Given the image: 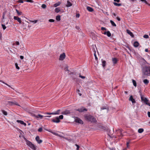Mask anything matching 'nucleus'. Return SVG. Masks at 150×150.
<instances>
[{"instance_id": "nucleus-1", "label": "nucleus", "mask_w": 150, "mask_h": 150, "mask_svg": "<svg viewBox=\"0 0 150 150\" xmlns=\"http://www.w3.org/2000/svg\"><path fill=\"white\" fill-rule=\"evenodd\" d=\"M143 74L147 76H150V67L145 66L142 69Z\"/></svg>"}, {"instance_id": "nucleus-2", "label": "nucleus", "mask_w": 150, "mask_h": 150, "mask_svg": "<svg viewBox=\"0 0 150 150\" xmlns=\"http://www.w3.org/2000/svg\"><path fill=\"white\" fill-rule=\"evenodd\" d=\"M86 120L91 122H96V119L93 116L90 115H86L84 116Z\"/></svg>"}, {"instance_id": "nucleus-3", "label": "nucleus", "mask_w": 150, "mask_h": 150, "mask_svg": "<svg viewBox=\"0 0 150 150\" xmlns=\"http://www.w3.org/2000/svg\"><path fill=\"white\" fill-rule=\"evenodd\" d=\"M140 95L142 100L146 104L150 106V103L149 102V100L146 98L144 97L141 94Z\"/></svg>"}, {"instance_id": "nucleus-4", "label": "nucleus", "mask_w": 150, "mask_h": 150, "mask_svg": "<svg viewBox=\"0 0 150 150\" xmlns=\"http://www.w3.org/2000/svg\"><path fill=\"white\" fill-rule=\"evenodd\" d=\"M74 119V121L76 122L81 124H83V121L79 118L78 117H75Z\"/></svg>"}, {"instance_id": "nucleus-5", "label": "nucleus", "mask_w": 150, "mask_h": 150, "mask_svg": "<svg viewBox=\"0 0 150 150\" xmlns=\"http://www.w3.org/2000/svg\"><path fill=\"white\" fill-rule=\"evenodd\" d=\"M8 104L10 105H16L17 106H20V105L16 102H11V101H8Z\"/></svg>"}, {"instance_id": "nucleus-6", "label": "nucleus", "mask_w": 150, "mask_h": 150, "mask_svg": "<svg viewBox=\"0 0 150 150\" xmlns=\"http://www.w3.org/2000/svg\"><path fill=\"white\" fill-rule=\"evenodd\" d=\"M60 111V110H58L57 111L55 112H52V113H46L45 114L47 115H57L59 114V112Z\"/></svg>"}, {"instance_id": "nucleus-7", "label": "nucleus", "mask_w": 150, "mask_h": 150, "mask_svg": "<svg viewBox=\"0 0 150 150\" xmlns=\"http://www.w3.org/2000/svg\"><path fill=\"white\" fill-rule=\"evenodd\" d=\"M76 110L79 111L80 112H83L84 111H87V109L84 108L83 107H82L80 108H79Z\"/></svg>"}, {"instance_id": "nucleus-8", "label": "nucleus", "mask_w": 150, "mask_h": 150, "mask_svg": "<svg viewBox=\"0 0 150 150\" xmlns=\"http://www.w3.org/2000/svg\"><path fill=\"white\" fill-rule=\"evenodd\" d=\"M65 53H63L60 55L59 58V60H63L65 57Z\"/></svg>"}, {"instance_id": "nucleus-9", "label": "nucleus", "mask_w": 150, "mask_h": 150, "mask_svg": "<svg viewBox=\"0 0 150 150\" xmlns=\"http://www.w3.org/2000/svg\"><path fill=\"white\" fill-rule=\"evenodd\" d=\"M13 18L15 20H17L20 23H21V18L18 16H14Z\"/></svg>"}, {"instance_id": "nucleus-10", "label": "nucleus", "mask_w": 150, "mask_h": 150, "mask_svg": "<svg viewBox=\"0 0 150 150\" xmlns=\"http://www.w3.org/2000/svg\"><path fill=\"white\" fill-rule=\"evenodd\" d=\"M33 116H34L36 118H40V119H42V118L44 117L43 116L41 115L40 114H38V115H34Z\"/></svg>"}, {"instance_id": "nucleus-11", "label": "nucleus", "mask_w": 150, "mask_h": 150, "mask_svg": "<svg viewBox=\"0 0 150 150\" xmlns=\"http://www.w3.org/2000/svg\"><path fill=\"white\" fill-rule=\"evenodd\" d=\"M70 113V110H66L65 111H63L61 113L62 114L64 115H67Z\"/></svg>"}, {"instance_id": "nucleus-12", "label": "nucleus", "mask_w": 150, "mask_h": 150, "mask_svg": "<svg viewBox=\"0 0 150 150\" xmlns=\"http://www.w3.org/2000/svg\"><path fill=\"white\" fill-rule=\"evenodd\" d=\"M56 120L53 119L52 120V121L54 122L55 123H59L60 122V120L58 117H57L56 118Z\"/></svg>"}, {"instance_id": "nucleus-13", "label": "nucleus", "mask_w": 150, "mask_h": 150, "mask_svg": "<svg viewBox=\"0 0 150 150\" xmlns=\"http://www.w3.org/2000/svg\"><path fill=\"white\" fill-rule=\"evenodd\" d=\"M35 139L38 144H40L42 142V141L40 139L39 137L38 136H37L36 137Z\"/></svg>"}, {"instance_id": "nucleus-14", "label": "nucleus", "mask_w": 150, "mask_h": 150, "mask_svg": "<svg viewBox=\"0 0 150 150\" xmlns=\"http://www.w3.org/2000/svg\"><path fill=\"white\" fill-rule=\"evenodd\" d=\"M127 32L128 34L130 35L132 37V38L134 37V35L131 32L130 30H127Z\"/></svg>"}, {"instance_id": "nucleus-15", "label": "nucleus", "mask_w": 150, "mask_h": 150, "mask_svg": "<svg viewBox=\"0 0 150 150\" xmlns=\"http://www.w3.org/2000/svg\"><path fill=\"white\" fill-rule=\"evenodd\" d=\"M16 122L18 123H20L21 124V125H24L25 126L26 125V123H25L23 121L20 120H17L16 121Z\"/></svg>"}, {"instance_id": "nucleus-16", "label": "nucleus", "mask_w": 150, "mask_h": 150, "mask_svg": "<svg viewBox=\"0 0 150 150\" xmlns=\"http://www.w3.org/2000/svg\"><path fill=\"white\" fill-rule=\"evenodd\" d=\"M129 100L130 101H131L133 103H135V101L134 99L133 98L132 96H130L129 98Z\"/></svg>"}, {"instance_id": "nucleus-17", "label": "nucleus", "mask_w": 150, "mask_h": 150, "mask_svg": "<svg viewBox=\"0 0 150 150\" xmlns=\"http://www.w3.org/2000/svg\"><path fill=\"white\" fill-rule=\"evenodd\" d=\"M29 146L30 148H31V149H33V150H36V148L35 147V145L33 144L32 143H31V144L30 145V146Z\"/></svg>"}, {"instance_id": "nucleus-18", "label": "nucleus", "mask_w": 150, "mask_h": 150, "mask_svg": "<svg viewBox=\"0 0 150 150\" xmlns=\"http://www.w3.org/2000/svg\"><path fill=\"white\" fill-rule=\"evenodd\" d=\"M72 5V4L71 3L69 0L67 1V4L66 5V6L69 7Z\"/></svg>"}, {"instance_id": "nucleus-19", "label": "nucleus", "mask_w": 150, "mask_h": 150, "mask_svg": "<svg viewBox=\"0 0 150 150\" xmlns=\"http://www.w3.org/2000/svg\"><path fill=\"white\" fill-rule=\"evenodd\" d=\"M139 45V42L137 41H135L134 43V47H138Z\"/></svg>"}, {"instance_id": "nucleus-20", "label": "nucleus", "mask_w": 150, "mask_h": 150, "mask_svg": "<svg viewBox=\"0 0 150 150\" xmlns=\"http://www.w3.org/2000/svg\"><path fill=\"white\" fill-rule=\"evenodd\" d=\"M87 9L88 11L90 12H92L93 11V9L92 8L88 6L87 7Z\"/></svg>"}, {"instance_id": "nucleus-21", "label": "nucleus", "mask_w": 150, "mask_h": 150, "mask_svg": "<svg viewBox=\"0 0 150 150\" xmlns=\"http://www.w3.org/2000/svg\"><path fill=\"white\" fill-rule=\"evenodd\" d=\"M61 2L60 1L58 2L54 5V6L55 7H57V6H59L61 4Z\"/></svg>"}, {"instance_id": "nucleus-22", "label": "nucleus", "mask_w": 150, "mask_h": 150, "mask_svg": "<svg viewBox=\"0 0 150 150\" xmlns=\"http://www.w3.org/2000/svg\"><path fill=\"white\" fill-rule=\"evenodd\" d=\"M3 114L5 116L7 115H8L7 112L4 110L1 109V110Z\"/></svg>"}, {"instance_id": "nucleus-23", "label": "nucleus", "mask_w": 150, "mask_h": 150, "mask_svg": "<svg viewBox=\"0 0 150 150\" xmlns=\"http://www.w3.org/2000/svg\"><path fill=\"white\" fill-rule=\"evenodd\" d=\"M16 11L18 15L20 16L21 15H22L23 14L22 12H21V11H19L17 9H16Z\"/></svg>"}, {"instance_id": "nucleus-24", "label": "nucleus", "mask_w": 150, "mask_h": 150, "mask_svg": "<svg viewBox=\"0 0 150 150\" xmlns=\"http://www.w3.org/2000/svg\"><path fill=\"white\" fill-rule=\"evenodd\" d=\"M112 61L114 64H115L117 62V59L115 58H113L112 59Z\"/></svg>"}, {"instance_id": "nucleus-25", "label": "nucleus", "mask_w": 150, "mask_h": 150, "mask_svg": "<svg viewBox=\"0 0 150 150\" xmlns=\"http://www.w3.org/2000/svg\"><path fill=\"white\" fill-rule=\"evenodd\" d=\"M49 132L52 133V134H54V135H57V136H58L59 137H61V136L58 134L57 133H55V132H52V131H48Z\"/></svg>"}, {"instance_id": "nucleus-26", "label": "nucleus", "mask_w": 150, "mask_h": 150, "mask_svg": "<svg viewBox=\"0 0 150 150\" xmlns=\"http://www.w3.org/2000/svg\"><path fill=\"white\" fill-rule=\"evenodd\" d=\"M113 4L114 5L118 6H119L122 5V4L121 3H117L115 2L113 3Z\"/></svg>"}, {"instance_id": "nucleus-27", "label": "nucleus", "mask_w": 150, "mask_h": 150, "mask_svg": "<svg viewBox=\"0 0 150 150\" xmlns=\"http://www.w3.org/2000/svg\"><path fill=\"white\" fill-rule=\"evenodd\" d=\"M60 11V9L59 8H57L55 9V12L58 13Z\"/></svg>"}, {"instance_id": "nucleus-28", "label": "nucleus", "mask_w": 150, "mask_h": 150, "mask_svg": "<svg viewBox=\"0 0 150 150\" xmlns=\"http://www.w3.org/2000/svg\"><path fill=\"white\" fill-rule=\"evenodd\" d=\"M143 82L146 85L149 83V81L147 79H145L143 80Z\"/></svg>"}, {"instance_id": "nucleus-29", "label": "nucleus", "mask_w": 150, "mask_h": 150, "mask_svg": "<svg viewBox=\"0 0 150 150\" xmlns=\"http://www.w3.org/2000/svg\"><path fill=\"white\" fill-rule=\"evenodd\" d=\"M144 131V130L143 128H140L138 130V132L140 133H142Z\"/></svg>"}, {"instance_id": "nucleus-30", "label": "nucleus", "mask_w": 150, "mask_h": 150, "mask_svg": "<svg viewBox=\"0 0 150 150\" xmlns=\"http://www.w3.org/2000/svg\"><path fill=\"white\" fill-rule=\"evenodd\" d=\"M60 15L57 16L56 17V20L57 21H60Z\"/></svg>"}, {"instance_id": "nucleus-31", "label": "nucleus", "mask_w": 150, "mask_h": 150, "mask_svg": "<svg viewBox=\"0 0 150 150\" xmlns=\"http://www.w3.org/2000/svg\"><path fill=\"white\" fill-rule=\"evenodd\" d=\"M110 22L111 23L112 25L113 26H116V25L115 23L112 20L110 21Z\"/></svg>"}, {"instance_id": "nucleus-32", "label": "nucleus", "mask_w": 150, "mask_h": 150, "mask_svg": "<svg viewBox=\"0 0 150 150\" xmlns=\"http://www.w3.org/2000/svg\"><path fill=\"white\" fill-rule=\"evenodd\" d=\"M106 35L108 37H110L111 36V34L110 31H108L106 32Z\"/></svg>"}, {"instance_id": "nucleus-33", "label": "nucleus", "mask_w": 150, "mask_h": 150, "mask_svg": "<svg viewBox=\"0 0 150 150\" xmlns=\"http://www.w3.org/2000/svg\"><path fill=\"white\" fill-rule=\"evenodd\" d=\"M61 137L63 138H64L65 139L67 140V141H69V142H70L72 141V140L71 139H67V138H66V137H64L63 136H61Z\"/></svg>"}, {"instance_id": "nucleus-34", "label": "nucleus", "mask_w": 150, "mask_h": 150, "mask_svg": "<svg viewBox=\"0 0 150 150\" xmlns=\"http://www.w3.org/2000/svg\"><path fill=\"white\" fill-rule=\"evenodd\" d=\"M26 144L28 145L29 146H30V145L31 144L32 142H30V141L28 140H26Z\"/></svg>"}, {"instance_id": "nucleus-35", "label": "nucleus", "mask_w": 150, "mask_h": 150, "mask_svg": "<svg viewBox=\"0 0 150 150\" xmlns=\"http://www.w3.org/2000/svg\"><path fill=\"white\" fill-rule=\"evenodd\" d=\"M132 81L134 86L135 87H136L137 86V83L136 81L134 80L133 79H132Z\"/></svg>"}, {"instance_id": "nucleus-36", "label": "nucleus", "mask_w": 150, "mask_h": 150, "mask_svg": "<svg viewBox=\"0 0 150 150\" xmlns=\"http://www.w3.org/2000/svg\"><path fill=\"white\" fill-rule=\"evenodd\" d=\"M106 65V61H102V66L103 67H104Z\"/></svg>"}, {"instance_id": "nucleus-37", "label": "nucleus", "mask_w": 150, "mask_h": 150, "mask_svg": "<svg viewBox=\"0 0 150 150\" xmlns=\"http://www.w3.org/2000/svg\"><path fill=\"white\" fill-rule=\"evenodd\" d=\"M104 109H107V111L108 110V107H103V108H101V110H103Z\"/></svg>"}, {"instance_id": "nucleus-38", "label": "nucleus", "mask_w": 150, "mask_h": 150, "mask_svg": "<svg viewBox=\"0 0 150 150\" xmlns=\"http://www.w3.org/2000/svg\"><path fill=\"white\" fill-rule=\"evenodd\" d=\"M15 65L16 69L18 70L20 69L19 67L18 66V64L17 63H16L15 64Z\"/></svg>"}, {"instance_id": "nucleus-39", "label": "nucleus", "mask_w": 150, "mask_h": 150, "mask_svg": "<svg viewBox=\"0 0 150 150\" xmlns=\"http://www.w3.org/2000/svg\"><path fill=\"white\" fill-rule=\"evenodd\" d=\"M41 7L44 9L46 7V6L45 4H42V5Z\"/></svg>"}, {"instance_id": "nucleus-40", "label": "nucleus", "mask_w": 150, "mask_h": 150, "mask_svg": "<svg viewBox=\"0 0 150 150\" xmlns=\"http://www.w3.org/2000/svg\"><path fill=\"white\" fill-rule=\"evenodd\" d=\"M0 82H2V83H3L5 84H6V85L7 86H9V87H10V85H8V84H7V83H5L4 82L2 81L1 80H0Z\"/></svg>"}, {"instance_id": "nucleus-41", "label": "nucleus", "mask_w": 150, "mask_h": 150, "mask_svg": "<svg viewBox=\"0 0 150 150\" xmlns=\"http://www.w3.org/2000/svg\"><path fill=\"white\" fill-rule=\"evenodd\" d=\"M143 37L144 38L147 39V38H149V36L147 35H144L143 36Z\"/></svg>"}, {"instance_id": "nucleus-42", "label": "nucleus", "mask_w": 150, "mask_h": 150, "mask_svg": "<svg viewBox=\"0 0 150 150\" xmlns=\"http://www.w3.org/2000/svg\"><path fill=\"white\" fill-rule=\"evenodd\" d=\"M1 25H2V26L3 28V30H4L6 29V27L5 26V25L2 24Z\"/></svg>"}, {"instance_id": "nucleus-43", "label": "nucleus", "mask_w": 150, "mask_h": 150, "mask_svg": "<svg viewBox=\"0 0 150 150\" xmlns=\"http://www.w3.org/2000/svg\"><path fill=\"white\" fill-rule=\"evenodd\" d=\"M58 117L59 119H62L63 118V116L62 115H60Z\"/></svg>"}, {"instance_id": "nucleus-44", "label": "nucleus", "mask_w": 150, "mask_h": 150, "mask_svg": "<svg viewBox=\"0 0 150 150\" xmlns=\"http://www.w3.org/2000/svg\"><path fill=\"white\" fill-rule=\"evenodd\" d=\"M19 42L18 41H16L15 43L13 44V45H19Z\"/></svg>"}, {"instance_id": "nucleus-45", "label": "nucleus", "mask_w": 150, "mask_h": 150, "mask_svg": "<svg viewBox=\"0 0 150 150\" xmlns=\"http://www.w3.org/2000/svg\"><path fill=\"white\" fill-rule=\"evenodd\" d=\"M25 1L27 2H29L30 3L33 2V1L32 0H25Z\"/></svg>"}, {"instance_id": "nucleus-46", "label": "nucleus", "mask_w": 150, "mask_h": 150, "mask_svg": "<svg viewBox=\"0 0 150 150\" xmlns=\"http://www.w3.org/2000/svg\"><path fill=\"white\" fill-rule=\"evenodd\" d=\"M42 127H40L38 129V131L39 132H41L42 131Z\"/></svg>"}, {"instance_id": "nucleus-47", "label": "nucleus", "mask_w": 150, "mask_h": 150, "mask_svg": "<svg viewBox=\"0 0 150 150\" xmlns=\"http://www.w3.org/2000/svg\"><path fill=\"white\" fill-rule=\"evenodd\" d=\"M129 142H127V144H126L127 147L126 148H127V149L129 148Z\"/></svg>"}, {"instance_id": "nucleus-48", "label": "nucleus", "mask_w": 150, "mask_h": 150, "mask_svg": "<svg viewBox=\"0 0 150 150\" xmlns=\"http://www.w3.org/2000/svg\"><path fill=\"white\" fill-rule=\"evenodd\" d=\"M29 21L30 22H33L34 23H36L37 22V21H38V20H35V21H30V20H29Z\"/></svg>"}, {"instance_id": "nucleus-49", "label": "nucleus", "mask_w": 150, "mask_h": 150, "mask_svg": "<svg viewBox=\"0 0 150 150\" xmlns=\"http://www.w3.org/2000/svg\"><path fill=\"white\" fill-rule=\"evenodd\" d=\"M79 77L80 78H81L82 79H84L85 78V77L84 76H82L80 74L79 75Z\"/></svg>"}, {"instance_id": "nucleus-50", "label": "nucleus", "mask_w": 150, "mask_h": 150, "mask_svg": "<svg viewBox=\"0 0 150 150\" xmlns=\"http://www.w3.org/2000/svg\"><path fill=\"white\" fill-rule=\"evenodd\" d=\"M49 21L50 22H54V20L53 19H50L49 20Z\"/></svg>"}, {"instance_id": "nucleus-51", "label": "nucleus", "mask_w": 150, "mask_h": 150, "mask_svg": "<svg viewBox=\"0 0 150 150\" xmlns=\"http://www.w3.org/2000/svg\"><path fill=\"white\" fill-rule=\"evenodd\" d=\"M77 92H78V93L79 94L80 96H81V94L79 93V92H80V90L79 89L77 90Z\"/></svg>"}, {"instance_id": "nucleus-52", "label": "nucleus", "mask_w": 150, "mask_h": 150, "mask_svg": "<svg viewBox=\"0 0 150 150\" xmlns=\"http://www.w3.org/2000/svg\"><path fill=\"white\" fill-rule=\"evenodd\" d=\"M94 55L95 56V59H96V60H97L98 59V58L96 56V52L95 51V53L94 54Z\"/></svg>"}, {"instance_id": "nucleus-53", "label": "nucleus", "mask_w": 150, "mask_h": 150, "mask_svg": "<svg viewBox=\"0 0 150 150\" xmlns=\"http://www.w3.org/2000/svg\"><path fill=\"white\" fill-rule=\"evenodd\" d=\"M142 2H144L146 4H147V1L146 0H140Z\"/></svg>"}, {"instance_id": "nucleus-54", "label": "nucleus", "mask_w": 150, "mask_h": 150, "mask_svg": "<svg viewBox=\"0 0 150 150\" xmlns=\"http://www.w3.org/2000/svg\"><path fill=\"white\" fill-rule=\"evenodd\" d=\"M101 30H106V29L104 28V27H102L101 28Z\"/></svg>"}, {"instance_id": "nucleus-55", "label": "nucleus", "mask_w": 150, "mask_h": 150, "mask_svg": "<svg viewBox=\"0 0 150 150\" xmlns=\"http://www.w3.org/2000/svg\"><path fill=\"white\" fill-rule=\"evenodd\" d=\"M19 1H18V3H23V0H19Z\"/></svg>"}, {"instance_id": "nucleus-56", "label": "nucleus", "mask_w": 150, "mask_h": 150, "mask_svg": "<svg viewBox=\"0 0 150 150\" xmlns=\"http://www.w3.org/2000/svg\"><path fill=\"white\" fill-rule=\"evenodd\" d=\"M75 145L77 147L76 149H79V146L78 145H77V144H76Z\"/></svg>"}, {"instance_id": "nucleus-57", "label": "nucleus", "mask_w": 150, "mask_h": 150, "mask_svg": "<svg viewBox=\"0 0 150 150\" xmlns=\"http://www.w3.org/2000/svg\"><path fill=\"white\" fill-rule=\"evenodd\" d=\"M116 19L118 21H120V18L118 16L116 17Z\"/></svg>"}, {"instance_id": "nucleus-58", "label": "nucleus", "mask_w": 150, "mask_h": 150, "mask_svg": "<svg viewBox=\"0 0 150 150\" xmlns=\"http://www.w3.org/2000/svg\"><path fill=\"white\" fill-rule=\"evenodd\" d=\"M80 16V15L79 14H77L76 15V17L77 18H79Z\"/></svg>"}, {"instance_id": "nucleus-59", "label": "nucleus", "mask_w": 150, "mask_h": 150, "mask_svg": "<svg viewBox=\"0 0 150 150\" xmlns=\"http://www.w3.org/2000/svg\"><path fill=\"white\" fill-rule=\"evenodd\" d=\"M148 116L149 117H150V112H148L147 113Z\"/></svg>"}, {"instance_id": "nucleus-60", "label": "nucleus", "mask_w": 150, "mask_h": 150, "mask_svg": "<svg viewBox=\"0 0 150 150\" xmlns=\"http://www.w3.org/2000/svg\"><path fill=\"white\" fill-rule=\"evenodd\" d=\"M65 71H69L68 67H66V68H65Z\"/></svg>"}, {"instance_id": "nucleus-61", "label": "nucleus", "mask_w": 150, "mask_h": 150, "mask_svg": "<svg viewBox=\"0 0 150 150\" xmlns=\"http://www.w3.org/2000/svg\"><path fill=\"white\" fill-rule=\"evenodd\" d=\"M20 58L21 59H23L24 57L23 56L21 55L20 56Z\"/></svg>"}, {"instance_id": "nucleus-62", "label": "nucleus", "mask_w": 150, "mask_h": 150, "mask_svg": "<svg viewBox=\"0 0 150 150\" xmlns=\"http://www.w3.org/2000/svg\"><path fill=\"white\" fill-rule=\"evenodd\" d=\"M115 2H120V0H114Z\"/></svg>"}, {"instance_id": "nucleus-63", "label": "nucleus", "mask_w": 150, "mask_h": 150, "mask_svg": "<svg viewBox=\"0 0 150 150\" xmlns=\"http://www.w3.org/2000/svg\"><path fill=\"white\" fill-rule=\"evenodd\" d=\"M5 15V13H3V16H2V17H3V19H4V18Z\"/></svg>"}, {"instance_id": "nucleus-64", "label": "nucleus", "mask_w": 150, "mask_h": 150, "mask_svg": "<svg viewBox=\"0 0 150 150\" xmlns=\"http://www.w3.org/2000/svg\"><path fill=\"white\" fill-rule=\"evenodd\" d=\"M145 51L146 52H148V49H146Z\"/></svg>"}]
</instances>
